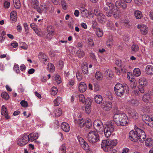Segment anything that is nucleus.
Returning <instances> with one entry per match:
<instances>
[{
	"label": "nucleus",
	"instance_id": "16",
	"mask_svg": "<svg viewBox=\"0 0 153 153\" xmlns=\"http://www.w3.org/2000/svg\"><path fill=\"white\" fill-rule=\"evenodd\" d=\"M138 83L142 87L146 86L148 84L147 80L144 77H140L138 80Z\"/></svg>",
	"mask_w": 153,
	"mask_h": 153
},
{
	"label": "nucleus",
	"instance_id": "20",
	"mask_svg": "<svg viewBox=\"0 0 153 153\" xmlns=\"http://www.w3.org/2000/svg\"><path fill=\"white\" fill-rule=\"evenodd\" d=\"M128 114L130 117L134 119H137L138 117V114L134 110H131L128 111Z\"/></svg>",
	"mask_w": 153,
	"mask_h": 153
},
{
	"label": "nucleus",
	"instance_id": "43",
	"mask_svg": "<svg viewBox=\"0 0 153 153\" xmlns=\"http://www.w3.org/2000/svg\"><path fill=\"white\" fill-rule=\"evenodd\" d=\"M106 26L108 29L114 30V24L111 21H108L106 24Z\"/></svg>",
	"mask_w": 153,
	"mask_h": 153
},
{
	"label": "nucleus",
	"instance_id": "57",
	"mask_svg": "<svg viewBox=\"0 0 153 153\" xmlns=\"http://www.w3.org/2000/svg\"><path fill=\"white\" fill-rule=\"evenodd\" d=\"M5 34V32L3 31L0 34V42L1 43L2 42L4 39L5 38L4 37V36Z\"/></svg>",
	"mask_w": 153,
	"mask_h": 153
},
{
	"label": "nucleus",
	"instance_id": "38",
	"mask_svg": "<svg viewBox=\"0 0 153 153\" xmlns=\"http://www.w3.org/2000/svg\"><path fill=\"white\" fill-rule=\"evenodd\" d=\"M96 34L98 37H102L103 34V31L100 28H97L96 32Z\"/></svg>",
	"mask_w": 153,
	"mask_h": 153
},
{
	"label": "nucleus",
	"instance_id": "40",
	"mask_svg": "<svg viewBox=\"0 0 153 153\" xmlns=\"http://www.w3.org/2000/svg\"><path fill=\"white\" fill-rule=\"evenodd\" d=\"M77 97L79 101L82 103L85 102V97L82 94H80L79 95L77 96Z\"/></svg>",
	"mask_w": 153,
	"mask_h": 153
},
{
	"label": "nucleus",
	"instance_id": "59",
	"mask_svg": "<svg viewBox=\"0 0 153 153\" xmlns=\"http://www.w3.org/2000/svg\"><path fill=\"white\" fill-rule=\"evenodd\" d=\"M51 90V91L52 94L54 95L56 94L58 92L57 88L55 87H52Z\"/></svg>",
	"mask_w": 153,
	"mask_h": 153
},
{
	"label": "nucleus",
	"instance_id": "5",
	"mask_svg": "<svg viewBox=\"0 0 153 153\" xmlns=\"http://www.w3.org/2000/svg\"><path fill=\"white\" fill-rule=\"evenodd\" d=\"M87 138L89 142L91 143H94L99 142L100 139L99 134L95 131L89 132Z\"/></svg>",
	"mask_w": 153,
	"mask_h": 153
},
{
	"label": "nucleus",
	"instance_id": "1",
	"mask_svg": "<svg viewBox=\"0 0 153 153\" xmlns=\"http://www.w3.org/2000/svg\"><path fill=\"white\" fill-rule=\"evenodd\" d=\"M113 120L114 122L113 121H108L105 124L104 134L107 138L109 137L114 131V122L116 123L117 126H125L128 122V117L124 113L115 114L113 116Z\"/></svg>",
	"mask_w": 153,
	"mask_h": 153
},
{
	"label": "nucleus",
	"instance_id": "55",
	"mask_svg": "<svg viewBox=\"0 0 153 153\" xmlns=\"http://www.w3.org/2000/svg\"><path fill=\"white\" fill-rule=\"evenodd\" d=\"M31 3L34 8L36 7L39 5V2L37 0H31Z\"/></svg>",
	"mask_w": 153,
	"mask_h": 153
},
{
	"label": "nucleus",
	"instance_id": "6",
	"mask_svg": "<svg viewBox=\"0 0 153 153\" xmlns=\"http://www.w3.org/2000/svg\"><path fill=\"white\" fill-rule=\"evenodd\" d=\"M28 141H29L27 135L25 134L18 139L17 143L19 146H22L27 144Z\"/></svg>",
	"mask_w": 153,
	"mask_h": 153
},
{
	"label": "nucleus",
	"instance_id": "35",
	"mask_svg": "<svg viewBox=\"0 0 153 153\" xmlns=\"http://www.w3.org/2000/svg\"><path fill=\"white\" fill-rule=\"evenodd\" d=\"M104 74L106 77H111L113 76V73L111 69H107L104 72Z\"/></svg>",
	"mask_w": 153,
	"mask_h": 153
},
{
	"label": "nucleus",
	"instance_id": "37",
	"mask_svg": "<svg viewBox=\"0 0 153 153\" xmlns=\"http://www.w3.org/2000/svg\"><path fill=\"white\" fill-rule=\"evenodd\" d=\"M95 78L98 80H100L102 79L103 76L102 73L100 71H97L95 75Z\"/></svg>",
	"mask_w": 153,
	"mask_h": 153
},
{
	"label": "nucleus",
	"instance_id": "18",
	"mask_svg": "<svg viewBox=\"0 0 153 153\" xmlns=\"http://www.w3.org/2000/svg\"><path fill=\"white\" fill-rule=\"evenodd\" d=\"M145 71L146 74L149 75L153 74V66L151 65H148L146 67Z\"/></svg>",
	"mask_w": 153,
	"mask_h": 153
},
{
	"label": "nucleus",
	"instance_id": "3",
	"mask_svg": "<svg viewBox=\"0 0 153 153\" xmlns=\"http://www.w3.org/2000/svg\"><path fill=\"white\" fill-rule=\"evenodd\" d=\"M135 131L131 130L129 133L130 139L134 142L139 141L141 143L143 142L146 138L145 132L143 130L138 127H135Z\"/></svg>",
	"mask_w": 153,
	"mask_h": 153
},
{
	"label": "nucleus",
	"instance_id": "61",
	"mask_svg": "<svg viewBox=\"0 0 153 153\" xmlns=\"http://www.w3.org/2000/svg\"><path fill=\"white\" fill-rule=\"evenodd\" d=\"M4 7L6 8H8L10 6V3L9 1V0H4Z\"/></svg>",
	"mask_w": 153,
	"mask_h": 153
},
{
	"label": "nucleus",
	"instance_id": "2",
	"mask_svg": "<svg viewBox=\"0 0 153 153\" xmlns=\"http://www.w3.org/2000/svg\"><path fill=\"white\" fill-rule=\"evenodd\" d=\"M106 6L103 8V11L105 12L106 15L108 17H111L112 16L117 19L120 18L121 13L118 8H116L113 4L111 2H107L106 4Z\"/></svg>",
	"mask_w": 153,
	"mask_h": 153
},
{
	"label": "nucleus",
	"instance_id": "10",
	"mask_svg": "<svg viewBox=\"0 0 153 153\" xmlns=\"http://www.w3.org/2000/svg\"><path fill=\"white\" fill-rule=\"evenodd\" d=\"M54 29L52 26L50 25L48 27V34L46 35V38L48 40H50L52 39L54 34Z\"/></svg>",
	"mask_w": 153,
	"mask_h": 153
},
{
	"label": "nucleus",
	"instance_id": "14",
	"mask_svg": "<svg viewBox=\"0 0 153 153\" xmlns=\"http://www.w3.org/2000/svg\"><path fill=\"white\" fill-rule=\"evenodd\" d=\"M28 140L30 141H33L34 140L37 139L39 137V135L37 133L34 134L30 133L27 135Z\"/></svg>",
	"mask_w": 153,
	"mask_h": 153
},
{
	"label": "nucleus",
	"instance_id": "13",
	"mask_svg": "<svg viewBox=\"0 0 153 153\" xmlns=\"http://www.w3.org/2000/svg\"><path fill=\"white\" fill-rule=\"evenodd\" d=\"M74 120L75 123L78 125L80 127H83L85 126L86 120H84L82 118L76 119L74 118Z\"/></svg>",
	"mask_w": 153,
	"mask_h": 153
},
{
	"label": "nucleus",
	"instance_id": "54",
	"mask_svg": "<svg viewBox=\"0 0 153 153\" xmlns=\"http://www.w3.org/2000/svg\"><path fill=\"white\" fill-rule=\"evenodd\" d=\"M117 143V141L116 139L111 140L110 141V146L113 148V146H116Z\"/></svg>",
	"mask_w": 153,
	"mask_h": 153
},
{
	"label": "nucleus",
	"instance_id": "46",
	"mask_svg": "<svg viewBox=\"0 0 153 153\" xmlns=\"http://www.w3.org/2000/svg\"><path fill=\"white\" fill-rule=\"evenodd\" d=\"M54 78L57 84H59L61 82V79L59 75L57 74L55 75Z\"/></svg>",
	"mask_w": 153,
	"mask_h": 153
},
{
	"label": "nucleus",
	"instance_id": "63",
	"mask_svg": "<svg viewBox=\"0 0 153 153\" xmlns=\"http://www.w3.org/2000/svg\"><path fill=\"white\" fill-rule=\"evenodd\" d=\"M23 26L26 33H27L29 32V29L28 25L26 23H25L23 24Z\"/></svg>",
	"mask_w": 153,
	"mask_h": 153
},
{
	"label": "nucleus",
	"instance_id": "32",
	"mask_svg": "<svg viewBox=\"0 0 153 153\" xmlns=\"http://www.w3.org/2000/svg\"><path fill=\"white\" fill-rule=\"evenodd\" d=\"M153 143L152 139L150 138H147L145 141V145L147 147H151Z\"/></svg>",
	"mask_w": 153,
	"mask_h": 153
},
{
	"label": "nucleus",
	"instance_id": "11",
	"mask_svg": "<svg viewBox=\"0 0 153 153\" xmlns=\"http://www.w3.org/2000/svg\"><path fill=\"white\" fill-rule=\"evenodd\" d=\"M112 106V103L111 102H103L101 104V108L104 110L109 111Z\"/></svg>",
	"mask_w": 153,
	"mask_h": 153
},
{
	"label": "nucleus",
	"instance_id": "15",
	"mask_svg": "<svg viewBox=\"0 0 153 153\" xmlns=\"http://www.w3.org/2000/svg\"><path fill=\"white\" fill-rule=\"evenodd\" d=\"M61 129L65 132H68L69 131L70 128L69 124L66 122H63L61 125Z\"/></svg>",
	"mask_w": 153,
	"mask_h": 153
},
{
	"label": "nucleus",
	"instance_id": "53",
	"mask_svg": "<svg viewBox=\"0 0 153 153\" xmlns=\"http://www.w3.org/2000/svg\"><path fill=\"white\" fill-rule=\"evenodd\" d=\"M60 153H66V147L65 144H63L60 148Z\"/></svg>",
	"mask_w": 153,
	"mask_h": 153
},
{
	"label": "nucleus",
	"instance_id": "27",
	"mask_svg": "<svg viewBox=\"0 0 153 153\" xmlns=\"http://www.w3.org/2000/svg\"><path fill=\"white\" fill-rule=\"evenodd\" d=\"M17 14L16 11H13L10 13V19L13 21H16L17 19Z\"/></svg>",
	"mask_w": 153,
	"mask_h": 153
},
{
	"label": "nucleus",
	"instance_id": "17",
	"mask_svg": "<svg viewBox=\"0 0 153 153\" xmlns=\"http://www.w3.org/2000/svg\"><path fill=\"white\" fill-rule=\"evenodd\" d=\"M38 57L41 61L45 64V62L47 60L46 55L43 53H40L38 55Z\"/></svg>",
	"mask_w": 153,
	"mask_h": 153
},
{
	"label": "nucleus",
	"instance_id": "36",
	"mask_svg": "<svg viewBox=\"0 0 153 153\" xmlns=\"http://www.w3.org/2000/svg\"><path fill=\"white\" fill-rule=\"evenodd\" d=\"M76 55L79 58H82L85 55L84 51L81 50H79L76 52Z\"/></svg>",
	"mask_w": 153,
	"mask_h": 153
},
{
	"label": "nucleus",
	"instance_id": "21",
	"mask_svg": "<svg viewBox=\"0 0 153 153\" xmlns=\"http://www.w3.org/2000/svg\"><path fill=\"white\" fill-rule=\"evenodd\" d=\"M97 19L100 23L104 22L106 20L105 16L102 13H100L97 16Z\"/></svg>",
	"mask_w": 153,
	"mask_h": 153
},
{
	"label": "nucleus",
	"instance_id": "49",
	"mask_svg": "<svg viewBox=\"0 0 153 153\" xmlns=\"http://www.w3.org/2000/svg\"><path fill=\"white\" fill-rule=\"evenodd\" d=\"M76 76L77 80L81 81L82 79V76L81 73L78 71L76 73Z\"/></svg>",
	"mask_w": 153,
	"mask_h": 153
},
{
	"label": "nucleus",
	"instance_id": "33",
	"mask_svg": "<svg viewBox=\"0 0 153 153\" xmlns=\"http://www.w3.org/2000/svg\"><path fill=\"white\" fill-rule=\"evenodd\" d=\"M133 74L136 77L140 76L141 74V71L140 69L138 68H135L133 71Z\"/></svg>",
	"mask_w": 153,
	"mask_h": 153
},
{
	"label": "nucleus",
	"instance_id": "51",
	"mask_svg": "<svg viewBox=\"0 0 153 153\" xmlns=\"http://www.w3.org/2000/svg\"><path fill=\"white\" fill-rule=\"evenodd\" d=\"M117 47L118 50H123L125 47V44L123 43H120L117 45Z\"/></svg>",
	"mask_w": 153,
	"mask_h": 153
},
{
	"label": "nucleus",
	"instance_id": "47",
	"mask_svg": "<svg viewBox=\"0 0 153 153\" xmlns=\"http://www.w3.org/2000/svg\"><path fill=\"white\" fill-rule=\"evenodd\" d=\"M94 89L95 91H99L100 90V86L98 82H95L94 84Z\"/></svg>",
	"mask_w": 153,
	"mask_h": 153
},
{
	"label": "nucleus",
	"instance_id": "58",
	"mask_svg": "<svg viewBox=\"0 0 153 153\" xmlns=\"http://www.w3.org/2000/svg\"><path fill=\"white\" fill-rule=\"evenodd\" d=\"M30 27L31 28L35 31V32L38 35H39V31L36 28V26L34 23H31L30 24Z\"/></svg>",
	"mask_w": 153,
	"mask_h": 153
},
{
	"label": "nucleus",
	"instance_id": "31",
	"mask_svg": "<svg viewBox=\"0 0 153 153\" xmlns=\"http://www.w3.org/2000/svg\"><path fill=\"white\" fill-rule=\"evenodd\" d=\"M82 71L84 74H87L88 73V66L86 63H83L82 65Z\"/></svg>",
	"mask_w": 153,
	"mask_h": 153
},
{
	"label": "nucleus",
	"instance_id": "45",
	"mask_svg": "<svg viewBox=\"0 0 153 153\" xmlns=\"http://www.w3.org/2000/svg\"><path fill=\"white\" fill-rule=\"evenodd\" d=\"M47 68L48 69L50 72L53 71L55 69L54 65L51 63H49L47 65Z\"/></svg>",
	"mask_w": 153,
	"mask_h": 153
},
{
	"label": "nucleus",
	"instance_id": "19",
	"mask_svg": "<svg viewBox=\"0 0 153 153\" xmlns=\"http://www.w3.org/2000/svg\"><path fill=\"white\" fill-rule=\"evenodd\" d=\"M1 112V115H4L6 119H7L9 118L7 108L4 105L2 106Z\"/></svg>",
	"mask_w": 153,
	"mask_h": 153
},
{
	"label": "nucleus",
	"instance_id": "52",
	"mask_svg": "<svg viewBox=\"0 0 153 153\" xmlns=\"http://www.w3.org/2000/svg\"><path fill=\"white\" fill-rule=\"evenodd\" d=\"M61 4L63 9L65 10L67 9V4L65 0H61Z\"/></svg>",
	"mask_w": 153,
	"mask_h": 153
},
{
	"label": "nucleus",
	"instance_id": "23",
	"mask_svg": "<svg viewBox=\"0 0 153 153\" xmlns=\"http://www.w3.org/2000/svg\"><path fill=\"white\" fill-rule=\"evenodd\" d=\"M153 94L152 93H149L145 94L143 96V100L145 102L147 101L150 100L152 97Z\"/></svg>",
	"mask_w": 153,
	"mask_h": 153
},
{
	"label": "nucleus",
	"instance_id": "34",
	"mask_svg": "<svg viewBox=\"0 0 153 153\" xmlns=\"http://www.w3.org/2000/svg\"><path fill=\"white\" fill-rule=\"evenodd\" d=\"M62 102V98L60 97H58L53 101L55 106H58Z\"/></svg>",
	"mask_w": 153,
	"mask_h": 153
},
{
	"label": "nucleus",
	"instance_id": "22",
	"mask_svg": "<svg viewBox=\"0 0 153 153\" xmlns=\"http://www.w3.org/2000/svg\"><path fill=\"white\" fill-rule=\"evenodd\" d=\"M79 90L80 92H83L86 89V84L84 82H81L79 85Z\"/></svg>",
	"mask_w": 153,
	"mask_h": 153
},
{
	"label": "nucleus",
	"instance_id": "64",
	"mask_svg": "<svg viewBox=\"0 0 153 153\" xmlns=\"http://www.w3.org/2000/svg\"><path fill=\"white\" fill-rule=\"evenodd\" d=\"M20 104L21 105L24 107H27L28 106L27 103L25 100H22L20 102Z\"/></svg>",
	"mask_w": 153,
	"mask_h": 153
},
{
	"label": "nucleus",
	"instance_id": "12",
	"mask_svg": "<svg viewBox=\"0 0 153 153\" xmlns=\"http://www.w3.org/2000/svg\"><path fill=\"white\" fill-rule=\"evenodd\" d=\"M137 27L139 29L141 33L143 35L146 34L148 32V28L147 26L145 25H138Z\"/></svg>",
	"mask_w": 153,
	"mask_h": 153
},
{
	"label": "nucleus",
	"instance_id": "62",
	"mask_svg": "<svg viewBox=\"0 0 153 153\" xmlns=\"http://www.w3.org/2000/svg\"><path fill=\"white\" fill-rule=\"evenodd\" d=\"M130 83V87L132 88H135L137 86V83L136 82H132Z\"/></svg>",
	"mask_w": 153,
	"mask_h": 153
},
{
	"label": "nucleus",
	"instance_id": "8",
	"mask_svg": "<svg viewBox=\"0 0 153 153\" xmlns=\"http://www.w3.org/2000/svg\"><path fill=\"white\" fill-rule=\"evenodd\" d=\"M101 147L106 152L111 151L112 149V148L110 146V141L107 140H104L102 141Z\"/></svg>",
	"mask_w": 153,
	"mask_h": 153
},
{
	"label": "nucleus",
	"instance_id": "48",
	"mask_svg": "<svg viewBox=\"0 0 153 153\" xmlns=\"http://www.w3.org/2000/svg\"><path fill=\"white\" fill-rule=\"evenodd\" d=\"M1 96L2 98L6 100H7L9 98V94L5 92H2L1 94Z\"/></svg>",
	"mask_w": 153,
	"mask_h": 153
},
{
	"label": "nucleus",
	"instance_id": "39",
	"mask_svg": "<svg viewBox=\"0 0 153 153\" xmlns=\"http://www.w3.org/2000/svg\"><path fill=\"white\" fill-rule=\"evenodd\" d=\"M92 123L90 119L86 120L85 126L86 128L88 129L92 126Z\"/></svg>",
	"mask_w": 153,
	"mask_h": 153
},
{
	"label": "nucleus",
	"instance_id": "42",
	"mask_svg": "<svg viewBox=\"0 0 153 153\" xmlns=\"http://www.w3.org/2000/svg\"><path fill=\"white\" fill-rule=\"evenodd\" d=\"M62 113V110L60 108H57L54 111V114L55 117L60 116Z\"/></svg>",
	"mask_w": 153,
	"mask_h": 153
},
{
	"label": "nucleus",
	"instance_id": "9",
	"mask_svg": "<svg viewBox=\"0 0 153 153\" xmlns=\"http://www.w3.org/2000/svg\"><path fill=\"white\" fill-rule=\"evenodd\" d=\"M77 139L79 143L83 149L85 150H87L89 149V146L88 143L83 138L78 136L77 137Z\"/></svg>",
	"mask_w": 153,
	"mask_h": 153
},
{
	"label": "nucleus",
	"instance_id": "50",
	"mask_svg": "<svg viewBox=\"0 0 153 153\" xmlns=\"http://www.w3.org/2000/svg\"><path fill=\"white\" fill-rule=\"evenodd\" d=\"M132 51L134 52H136L139 50V47L137 45L134 44L131 47Z\"/></svg>",
	"mask_w": 153,
	"mask_h": 153
},
{
	"label": "nucleus",
	"instance_id": "25",
	"mask_svg": "<svg viewBox=\"0 0 153 153\" xmlns=\"http://www.w3.org/2000/svg\"><path fill=\"white\" fill-rule=\"evenodd\" d=\"M82 15L83 17H87L88 15V12L87 10L83 7L79 8Z\"/></svg>",
	"mask_w": 153,
	"mask_h": 153
},
{
	"label": "nucleus",
	"instance_id": "30",
	"mask_svg": "<svg viewBox=\"0 0 153 153\" xmlns=\"http://www.w3.org/2000/svg\"><path fill=\"white\" fill-rule=\"evenodd\" d=\"M115 63L118 66L121 67V69L122 71L123 72H125L127 70V67L125 66L123 67V66L122 65L120 61L118 60L116 61Z\"/></svg>",
	"mask_w": 153,
	"mask_h": 153
},
{
	"label": "nucleus",
	"instance_id": "60",
	"mask_svg": "<svg viewBox=\"0 0 153 153\" xmlns=\"http://www.w3.org/2000/svg\"><path fill=\"white\" fill-rule=\"evenodd\" d=\"M131 104L133 105L137 106L138 104V101L135 99H133L130 101Z\"/></svg>",
	"mask_w": 153,
	"mask_h": 153
},
{
	"label": "nucleus",
	"instance_id": "29",
	"mask_svg": "<svg viewBox=\"0 0 153 153\" xmlns=\"http://www.w3.org/2000/svg\"><path fill=\"white\" fill-rule=\"evenodd\" d=\"M134 15L137 19H140L143 17V14L141 11L136 10L134 12Z\"/></svg>",
	"mask_w": 153,
	"mask_h": 153
},
{
	"label": "nucleus",
	"instance_id": "56",
	"mask_svg": "<svg viewBox=\"0 0 153 153\" xmlns=\"http://www.w3.org/2000/svg\"><path fill=\"white\" fill-rule=\"evenodd\" d=\"M85 107H90L91 105V101L89 98L85 100Z\"/></svg>",
	"mask_w": 153,
	"mask_h": 153
},
{
	"label": "nucleus",
	"instance_id": "28",
	"mask_svg": "<svg viewBox=\"0 0 153 153\" xmlns=\"http://www.w3.org/2000/svg\"><path fill=\"white\" fill-rule=\"evenodd\" d=\"M95 101L97 104H100L102 102L103 98L102 96L100 95H97L94 97Z\"/></svg>",
	"mask_w": 153,
	"mask_h": 153
},
{
	"label": "nucleus",
	"instance_id": "4",
	"mask_svg": "<svg viewBox=\"0 0 153 153\" xmlns=\"http://www.w3.org/2000/svg\"><path fill=\"white\" fill-rule=\"evenodd\" d=\"M114 90L115 94L117 96L122 97L124 95L125 92H128L129 89L127 85H123L122 84L118 83L115 85Z\"/></svg>",
	"mask_w": 153,
	"mask_h": 153
},
{
	"label": "nucleus",
	"instance_id": "44",
	"mask_svg": "<svg viewBox=\"0 0 153 153\" xmlns=\"http://www.w3.org/2000/svg\"><path fill=\"white\" fill-rule=\"evenodd\" d=\"M13 69L14 71L16 73L18 74L20 73L19 67L17 64L16 63L14 64Z\"/></svg>",
	"mask_w": 153,
	"mask_h": 153
},
{
	"label": "nucleus",
	"instance_id": "41",
	"mask_svg": "<svg viewBox=\"0 0 153 153\" xmlns=\"http://www.w3.org/2000/svg\"><path fill=\"white\" fill-rule=\"evenodd\" d=\"M13 0L15 7L17 9H19L21 6V4L19 0Z\"/></svg>",
	"mask_w": 153,
	"mask_h": 153
},
{
	"label": "nucleus",
	"instance_id": "7",
	"mask_svg": "<svg viewBox=\"0 0 153 153\" xmlns=\"http://www.w3.org/2000/svg\"><path fill=\"white\" fill-rule=\"evenodd\" d=\"M93 126L95 129L98 132L102 131L104 130L103 123L100 120H95L93 123Z\"/></svg>",
	"mask_w": 153,
	"mask_h": 153
},
{
	"label": "nucleus",
	"instance_id": "26",
	"mask_svg": "<svg viewBox=\"0 0 153 153\" xmlns=\"http://www.w3.org/2000/svg\"><path fill=\"white\" fill-rule=\"evenodd\" d=\"M116 5L117 6H120V7H121L123 9H125L126 8L127 5L123 1H117L116 3Z\"/></svg>",
	"mask_w": 153,
	"mask_h": 153
},
{
	"label": "nucleus",
	"instance_id": "24",
	"mask_svg": "<svg viewBox=\"0 0 153 153\" xmlns=\"http://www.w3.org/2000/svg\"><path fill=\"white\" fill-rule=\"evenodd\" d=\"M152 118L148 115L145 114L143 116L142 119L145 123L148 125Z\"/></svg>",
	"mask_w": 153,
	"mask_h": 153
}]
</instances>
